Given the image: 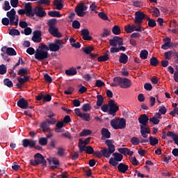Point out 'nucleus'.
Masks as SVG:
<instances>
[{
  "mask_svg": "<svg viewBox=\"0 0 178 178\" xmlns=\"http://www.w3.org/2000/svg\"><path fill=\"white\" fill-rule=\"evenodd\" d=\"M106 145H107L108 148H104L99 151H96L94 153L97 158H101L102 156H104V158H109L115 151H116V148L115 145H113V140H106L105 141Z\"/></svg>",
  "mask_w": 178,
  "mask_h": 178,
  "instance_id": "nucleus-1",
  "label": "nucleus"
},
{
  "mask_svg": "<svg viewBox=\"0 0 178 178\" xmlns=\"http://www.w3.org/2000/svg\"><path fill=\"white\" fill-rule=\"evenodd\" d=\"M48 46L47 44H42L40 46L35 53V58L39 62H42L45 59L48 58L49 56V53H48Z\"/></svg>",
  "mask_w": 178,
  "mask_h": 178,
  "instance_id": "nucleus-2",
  "label": "nucleus"
},
{
  "mask_svg": "<svg viewBox=\"0 0 178 178\" xmlns=\"http://www.w3.org/2000/svg\"><path fill=\"white\" fill-rule=\"evenodd\" d=\"M35 160H30V163L32 166H38V165H41L42 168H47V160L44 158V156L40 153H37L34 155Z\"/></svg>",
  "mask_w": 178,
  "mask_h": 178,
  "instance_id": "nucleus-3",
  "label": "nucleus"
},
{
  "mask_svg": "<svg viewBox=\"0 0 178 178\" xmlns=\"http://www.w3.org/2000/svg\"><path fill=\"white\" fill-rule=\"evenodd\" d=\"M110 124L115 130L126 129V119L117 118L113 119L110 122Z\"/></svg>",
  "mask_w": 178,
  "mask_h": 178,
  "instance_id": "nucleus-4",
  "label": "nucleus"
},
{
  "mask_svg": "<svg viewBox=\"0 0 178 178\" xmlns=\"http://www.w3.org/2000/svg\"><path fill=\"white\" fill-rule=\"evenodd\" d=\"M63 40L56 39L54 42L48 43V51H51V52H58L60 48H63Z\"/></svg>",
  "mask_w": 178,
  "mask_h": 178,
  "instance_id": "nucleus-5",
  "label": "nucleus"
},
{
  "mask_svg": "<svg viewBox=\"0 0 178 178\" xmlns=\"http://www.w3.org/2000/svg\"><path fill=\"white\" fill-rule=\"evenodd\" d=\"M17 12L19 15H26V16L28 17H34V13H33V6H31V3H25L24 9H19Z\"/></svg>",
  "mask_w": 178,
  "mask_h": 178,
  "instance_id": "nucleus-6",
  "label": "nucleus"
},
{
  "mask_svg": "<svg viewBox=\"0 0 178 178\" xmlns=\"http://www.w3.org/2000/svg\"><path fill=\"white\" fill-rule=\"evenodd\" d=\"M113 156H114V159L111 157L109 159L108 163L110 165H112V166L116 167L118 165H119L118 162H122L123 159V155L120 153L115 152L113 154Z\"/></svg>",
  "mask_w": 178,
  "mask_h": 178,
  "instance_id": "nucleus-7",
  "label": "nucleus"
},
{
  "mask_svg": "<svg viewBox=\"0 0 178 178\" xmlns=\"http://www.w3.org/2000/svg\"><path fill=\"white\" fill-rule=\"evenodd\" d=\"M145 19V13L141 11H136L135 13V20L134 24L137 27L141 28V24H143V20Z\"/></svg>",
  "mask_w": 178,
  "mask_h": 178,
  "instance_id": "nucleus-8",
  "label": "nucleus"
},
{
  "mask_svg": "<svg viewBox=\"0 0 178 178\" xmlns=\"http://www.w3.org/2000/svg\"><path fill=\"white\" fill-rule=\"evenodd\" d=\"M108 106L110 107L108 111V115H112L113 116H115L116 115V112L119 111V106H118V104H115L113 99H111L108 102Z\"/></svg>",
  "mask_w": 178,
  "mask_h": 178,
  "instance_id": "nucleus-9",
  "label": "nucleus"
},
{
  "mask_svg": "<svg viewBox=\"0 0 178 178\" xmlns=\"http://www.w3.org/2000/svg\"><path fill=\"white\" fill-rule=\"evenodd\" d=\"M77 16L79 17H84L86 16V10H87V6L82 3L77 6L74 9Z\"/></svg>",
  "mask_w": 178,
  "mask_h": 178,
  "instance_id": "nucleus-10",
  "label": "nucleus"
},
{
  "mask_svg": "<svg viewBox=\"0 0 178 178\" xmlns=\"http://www.w3.org/2000/svg\"><path fill=\"white\" fill-rule=\"evenodd\" d=\"M124 30L127 33H133V31H138L139 33H141V31H143L144 29H143V28H140V26H137L136 24H133L125 26Z\"/></svg>",
  "mask_w": 178,
  "mask_h": 178,
  "instance_id": "nucleus-11",
  "label": "nucleus"
},
{
  "mask_svg": "<svg viewBox=\"0 0 178 178\" xmlns=\"http://www.w3.org/2000/svg\"><path fill=\"white\" fill-rule=\"evenodd\" d=\"M111 47H118V45H123V38L119 36H114L113 39L109 40Z\"/></svg>",
  "mask_w": 178,
  "mask_h": 178,
  "instance_id": "nucleus-12",
  "label": "nucleus"
},
{
  "mask_svg": "<svg viewBox=\"0 0 178 178\" xmlns=\"http://www.w3.org/2000/svg\"><path fill=\"white\" fill-rule=\"evenodd\" d=\"M91 140V137L86 138V140H83L79 139L78 147L79 148V152H83L84 148L88 145L90 141Z\"/></svg>",
  "mask_w": 178,
  "mask_h": 178,
  "instance_id": "nucleus-13",
  "label": "nucleus"
},
{
  "mask_svg": "<svg viewBox=\"0 0 178 178\" xmlns=\"http://www.w3.org/2000/svg\"><path fill=\"white\" fill-rule=\"evenodd\" d=\"M1 51V52H3V54H7L8 56H16V55H17L16 50H15L13 47H8L6 46H3Z\"/></svg>",
  "mask_w": 178,
  "mask_h": 178,
  "instance_id": "nucleus-14",
  "label": "nucleus"
},
{
  "mask_svg": "<svg viewBox=\"0 0 178 178\" xmlns=\"http://www.w3.org/2000/svg\"><path fill=\"white\" fill-rule=\"evenodd\" d=\"M33 16L36 15L38 17H45L47 12L44 10L42 7H35L33 10Z\"/></svg>",
  "mask_w": 178,
  "mask_h": 178,
  "instance_id": "nucleus-15",
  "label": "nucleus"
},
{
  "mask_svg": "<svg viewBox=\"0 0 178 178\" xmlns=\"http://www.w3.org/2000/svg\"><path fill=\"white\" fill-rule=\"evenodd\" d=\"M35 144H37V141L34 140H30L28 138L22 140V146L24 148H28V147H29V148H33L35 147Z\"/></svg>",
  "mask_w": 178,
  "mask_h": 178,
  "instance_id": "nucleus-16",
  "label": "nucleus"
},
{
  "mask_svg": "<svg viewBox=\"0 0 178 178\" xmlns=\"http://www.w3.org/2000/svg\"><path fill=\"white\" fill-rule=\"evenodd\" d=\"M48 31L51 35L56 38H62V33L59 32V29L55 26L49 27Z\"/></svg>",
  "mask_w": 178,
  "mask_h": 178,
  "instance_id": "nucleus-17",
  "label": "nucleus"
},
{
  "mask_svg": "<svg viewBox=\"0 0 178 178\" xmlns=\"http://www.w3.org/2000/svg\"><path fill=\"white\" fill-rule=\"evenodd\" d=\"M140 134L143 138H147L148 137L147 134L151 133V129H149V127L148 125H140Z\"/></svg>",
  "mask_w": 178,
  "mask_h": 178,
  "instance_id": "nucleus-18",
  "label": "nucleus"
},
{
  "mask_svg": "<svg viewBox=\"0 0 178 178\" xmlns=\"http://www.w3.org/2000/svg\"><path fill=\"white\" fill-rule=\"evenodd\" d=\"M17 105L21 109H28L29 108V102L22 97L18 100Z\"/></svg>",
  "mask_w": 178,
  "mask_h": 178,
  "instance_id": "nucleus-19",
  "label": "nucleus"
},
{
  "mask_svg": "<svg viewBox=\"0 0 178 178\" xmlns=\"http://www.w3.org/2000/svg\"><path fill=\"white\" fill-rule=\"evenodd\" d=\"M6 16L10 19V26H13V22L15 20V16H16V10L15 8H12L10 11L6 13Z\"/></svg>",
  "mask_w": 178,
  "mask_h": 178,
  "instance_id": "nucleus-20",
  "label": "nucleus"
},
{
  "mask_svg": "<svg viewBox=\"0 0 178 178\" xmlns=\"http://www.w3.org/2000/svg\"><path fill=\"white\" fill-rule=\"evenodd\" d=\"M81 35L83 36L82 38L85 41H91L92 38L90 36V31L87 29H83L81 31Z\"/></svg>",
  "mask_w": 178,
  "mask_h": 178,
  "instance_id": "nucleus-21",
  "label": "nucleus"
},
{
  "mask_svg": "<svg viewBox=\"0 0 178 178\" xmlns=\"http://www.w3.org/2000/svg\"><path fill=\"white\" fill-rule=\"evenodd\" d=\"M41 35H42L41 31H39V30L35 31L33 32V35L32 37V41H33V42H40L41 40H42L41 38Z\"/></svg>",
  "mask_w": 178,
  "mask_h": 178,
  "instance_id": "nucleus-22",
  "label": "nucleus"
},
{
  "mask_svg": "<svg viewBox=\"0 0 178 178\" xmlns=\"http://www.w3.org/2000/svg\"><path fill=\"white\" fill-rule=\"evenodd\" d=\"M138 120L140 124V126H147V124H148V120H149V118L147 116L146 114H142L140 115Z\"/></svg>",
  "mask_w": 178,
  "mask_h": 178,
  "instance_id": "nucleus-23",
  "label": "nucleus"
},
{
  "mask_svg": "<svg viewBox=\"0 0 178 178\" xmlns=\"http://www.w3.org/2000/svg\"><path fill=\"white\" fill-rule=\"evenodd\" d=\"M123 78L120 76H115L113 78V82L110 84L111 87H118L122 86V81Z\"/></svg>",
  "mask_w": 178,
  "mask_h": 178,
  "instance_id": "nucleus-24",
  "label": "nucleus"
},
{
  "mask_svg": "<svg viewBox=\"0 0 178 178\" xmlns=\"http://www.w3.org/2000/svg\"><path fill=\"white\" fill-rule=\"evenodd\" d=\"M131 87V81L127 78H122L121 81V88H130Z\"/></svg>",
  "mask_w": 178,
  "mask_h": 178,
  "instance_id": "nucleus-25",
  "label": "nucleus"
},
{
  "mask_svg": "<svg viewBox=\"0 0 178 178\" xmlns=\"http://www.w3.org/2000/svg\"><path fill=\"white\" fill-rule=\"evenodd\" d=\"M118 151L120 154H122L123 155H129V156H133V154H134V152L130 150V149L127 147H120L118 149Z\"/></svg>",
  "mask_w": 178,
  "mask_h": 178,
  "instance_id": "nucleus-26",
  "label": "nucleus"
},
{
  "mask_svg": "<svg viewBox=\"0 0 178 178\" xmlns=\"http://www.w3.org/2000/svg\"><path fill=\"white\" fill-rule=\"evenodd\" d=\"M118 172H120V173H126V172H127V170H129V165H127L123 163H120L118 165Z\"/></svg>",
  "mask_w": 178,
  "mask_h": 178,
  "instance_id": "nucleus-27",
  "label": "nucleus"
},
{
  "mask_svg": "<svg viewBox=\"0 0 178 178\" xmlns=\"http://www.w3.org/2000/svg\"><path fill=\"white\" fill-rule=\"evenodd\" d=\"M164 41H168V42H165L163 44H162L161 46V49H169V48H173V46L172 45H170V38H165L164 39Z\"/></svg>",
  "mask_w": 178,
  "mask_h": 178,
  "instance_id": "nucleus-28",
  "label": "nucleus"
},
{
  "mask_svg": "<svg viewBox=\"0 0 178 178\" xmlns=\"http://www.w3.org/2000/svg\"><path fill=\"white\" fill-rule=\"evenodd\" d=\"M129 60V56L126 55L124 53H122L120 58H119V62L120 63H123L124 65H126Z\"/></svg>",
  "mask_w": 178,
  "mask_h": 178,
  "instance_id": "nucleus-29",
  "label": "nucleus"
},
{
  "mask_svg": "<svg viewBox=\"0 0 178 178\" xmlns=\"http://www.w3.org/2000/svg\"><path fill=\"white\" fill-rule=\"evenodd\" d=\"M65 74H67V76H76V74H77V70H76L75 67H72L65 70Z\"/></svg>",
  "mask_w": 178,
  "mask_h": 178,
  "instance_id": "nucleus-30",
  "label": "nucleus"
},
{
  "mask_svg": "<svg viewBox=\"0 0 178 178\" xmlns=\"http://www.w3.org/2000/svg\"><path fill=\"white\" fill-rule=\"evenodd\" d=\"M102 136L104 138H111V132L106 128L102 129Z\"/></svg>",
  "mask_w": 178,
  "mask_h": 178,
  "instance_id": "nucleus-31",
  "label": "nucleus"
},
{
  "mask_svg": "<svg viewBox=\"0 0 178 178\" xmlns=\"http://www.w3.org/2000/svg\"><path fill=\"white\" fill-rule=\"evenodd\" d=\"M48 15L49 16H50V17H62V15H60V13L56 10L49 11Z\"/></svg>",
  "mask_w": 178,
  "mask_h": 178,
  "instance_id": "nucleus-32",
  "label": "nucleus"
},
{
  "mask_svg": "<svg viewBox=\"0 0 178 178\" xmlns=\"http://www.w3.org/2000/svg\"><path fill=\"white\" fill-rule=\"evenodd\" d=\"M149 141L150 145H152L153 147H155V145L159 143V140L152 136H149Z\"/></svg>",
  "mask_w": 178,
  "mask_h": 178,
  "instance_id": "nucleus-33",
  "label": "nucleus"
},
{
  "mask_svg": "<svg viewBox=\"0 0 178 178\" xmlns=\"http://www.w3.org/2000/svg\"><path fill=\"white\" fill-rule=\"evenodd\" d=\"M151 66H154V67H156L158 65H159V60H158V58L156 57H152L149 60Z\"/></svg>",
  "mask_w": 178,
  "mask_h": 178,
  "instance_id": "nucleus-34",
  "label": "nucleus"
},
{
  "mask_svg": "<svg viewBox=\"0 0 178 178\" xmlns=\"http://www.w3.org/2000/svg\"><path fill=\"white\" fill-rule=\"evenodd\" d=\"M112 33L113 34H115V35H119V34L122 33V31L120 30V27L118 25L114 26L112 28Z\"/></svg>",
  "mask_w": 178,
  "mask_h": 178,
  "instance_id": "nucleus-35",
  "label": "nucleus"
},
{
  "mask_svg": "<svg viewBox=\"0 0 178 178\" xmlns=\"http://www.w3.org/2000/svg\"><path fill=\"white\" fill-rule=\"evenodd\" d=\"M17 80L18 81V83L16 84V87H17V88H22V86H24V84H26V82H24V80L23 79V78L18 76L17 78Z\"/></svg>",
  "mask_w": 178,
  "mask_h": 178,
  "instance_id": "nucleus-36",
  "label": "nucleus"
},
{
  "mask_svg": "<svg viewBox=\"0 0 178 178\" xmlns=\"http://www.w3.org/2000/svg\"><path fill=\"white\" fill-rule=\"evenodd\" d=\"M97 106H102L104 104V97H102V95H98L97 96Z\"/></svg>",
  "mask_w": 178,
  "mask_h": 178,
  "instance_id": "nucleus-37",
  "label": "nucleus"
},
{
  "mask_svg": "<svg viewBox=\"0 0 178 178\" xmlns=\"http://www.w3.org/2000/svg\"><path fill=\"white\" fill-rule=\"evenodd\" d=\"M81 119H82V120H85V122H90V120H91V117L90 113H83L81 116Z\"/></svg>",
  "mask_w": 178,
  "mask_h": 178,
  "instance_id": "nucleus-38",
  "label": "nucleus"
},
{
  "mask_svg": "<svg viewBox=\"0 0 178 178\" xmlns=\"http://www.w3.org/2000/svg\"><path fill=\"white\" fill-rule=\"evenodd\" d=\"M82 50L83 51V52L86 54V55H90L91 52L94 51V47L91 46H88V47L82 48Z\"/></svg>",
  "mask_w": 178,
  "mask_h": 178,
  "instance_id": "nucleus-39",
  "label": "nucleus"
},
{
  "mask_svg": "<svg viewBox=\"0 0 178 178\" xmlns=\"http://www.w3.org/2000/svg\"><path fill=\"white\" fill-rule=\"evenodd\" d=\"M40 129H42L43 133H45V131H48V130H49V127H48L47 122H42L40 124Z\"/></svg>",
  "mask_w": 178,
  "mask_h": 178,
  "instance_id": "nucleus-40",
  "label": "nucleus"
},
{
  "mask_svg": "<svg viewBox=\"0 0 178 178\" xmlns=\"http://www.w3.org/2000/svg\"><path fill=\"white\" fill-rule=\"evenodd\" d=\"M38 143H39L40 145H42L44 147L45 145H47V144H48V138L42 137V138H39Z\"/></svg>",
  "mask_w": 178,
  "mask_h": 178,
  "instance_id": "nucleus-41",
  "label": "nucleus"
},
{
  "mask_svg": "<svg viewBox=\"0 0 178 178\" xmlns=\"http://www.w3.org/2000/svg\"><path fill=\"white\" fill-rule=\"evenodd\" d=\"M140 58H141V59H147V58H148V51L143 49L140 51Z\"/></svg>",
  "mask_w": 178,
  "mask_h": 178,
  "instance_id": "nucleus-42",
  "label": "nucleus"
},
{
  "mask_svg": "<svg viewBox=\"0 0 178 178\" xmlns=\"http://www.w3.org/2000/svg\"><path fill=\"white\" fill-rule=\"evenodd\" d=\"M130 141L132 145H138L140 144V138L136 136L132 137Z\"/></svg>",
  "mask_w": 178,
  "mask_h": 178,
  "instance_id": "nucleus-43",
  "label": "nucleus"
},
{
  "mask_svg": "<svg viewBox=\"0 0 178 178\" xmlns=\"http://www.w3.org/2000/svg\"><path fill=\"white\" fill-rule=\"evenodd\" d=\"M83 151H85V152L89 155L94 154V148H92L91 146H86Z\"/></svg>",
  "mask_w": 178,
  "mask_h": 178,
  "instance_id": "nucleus-44",
  "label": "nucleus"
},
{
  "mask_svg": "<svg viewBox=\"0 0 178 178\" xmlns=\"http://www.w3.org/2000/svg\"><path fill=\"white\" fill-rule=\"evenodd\" d=\"M91 131L90 129H84L80 133V137H87L91 134Z\"/></svg>",
  "mask_w": 178,
  "mask_h": 178,
  "instance_id": "nucleus-45",
  "label": "nucleus"
},
{
  "mask_svg": "<svg viewBox=\"0 0 178 178\" xmlns=\"http://www.w3.org/2000/svg\"><path fill=\"white\" fill-rule=\"evenodd\" d=\"M3 84L9 88H12V87H13V83L12 82V81L9 80V79H5L3 80Z\"/></svg>",
  "mask_w": 178,
  "mask_h": 178,
  "instance_id": "nucleus-46",
  "label": "nucleus"
},
{
  "mask_svg": "<svg viewBox=\"0 0 178 178\" xmlns=\"http://www.w3.org/2000/svg\"><path fill=\"white\" fill-rule=\"evenodd\" d=\"M111 31L108 29H104L102 33L101 34L102 38H104L106 37H108V35L111 34Z\"/></svg>",
  "mask_w": 178,
  "mask_h": 178,
  "instance_id": "nucleus-47",
  "label": "nucleus"
},
{
  "mask_svg": "<svg viewBox=\"0 0 178 178\" xmlns=\"http://www.w3.org/2000/svg\"><path fill=\"white\" fill-rule=\"evenodd\" d=\"M52 162H53L54 165H51V168L56 169L59 166V160L56 158H53Z\"/></svg>",
  "mask_w": 178,
  "mask_h": 178,
  "instance_id": "nucleus-48",
  "label": "nucleus"
},
{
  "mask_svg": "<svg viewBox=\"0 0 178 178\" xmlns=\"http://www.w3.org/2000/svg\"><path fill=\"white\" fill-rule=\"evenodd\" d=\"M98 62H106V60H109V56L108 54L102 56L100 57H98L97 58Z\"/></svg>",
  "mask_w": 178,
  "mask_h": 178,
  "instance_id": "nucleus-49",
  "label": "nucleus"
},
{
  "mask_svg": "<svg viewBox=\"0 0 178 178\" xmlns=\"http://www.w3.org/2000/svg\"><path fill=\"white\" fill-rule=\"evenodd\" d=\"M55 24H56V19L55 18L50 19L47 22L49 27H55Z\"/></svg>",
  "mask_w": 178,
  "mask_h": 178,
  "instance_id": "nucleus-50",
  "label": "nucleus"
},
{
  "mask_svg": "<svg viewBox=\"0 0 178 178\" xmlns=\"http://www.w3.org/2000/svg\"><path fill=\"white\" fill-rule=\"evenodd\" d=\"M91 109V104L86 103L82 106V111L83 112H88Z\"/></svg>",
  "mask_w": 178,
  "mask_h": 178,
  "instance_id": "nucleus-51",
  "label": "nucleus"
},
{
  "mask_svg": "<svg viewBox=\"0 0 178 178\" xmlns=\"http://www.w3.org/2000/svg\"><path fill=\"white\" fill-rule=\"evenodd\" d=\"M54 6H56V9L58 10H60V9L63 8V4H62V3L59 2L58 0L54 1Z\"/></svg>",
  "mask_w": 178,
  "mask_h": 178,
  "instance_id": "nucleus-52",
  "label": "nucleus"
},
{
  "mask_svg": "<svg viewBox=\"0 0 178 178\" xmlns=\"http://www.w3.org/2000/svg\"><path fill=\"white\" fill-rule=\"evenodd\" d=\"M38 5H46L49 6L51 5V0H39L38 1Z\"/></svg>",
  "mask_w": 178,
  "mask_h": 178,
  "instance_id": "nucleus-53",
  "label": "nucleus"
},
{
  "mask_svg": "<svg viewBox=\"0 0 178 178\" xmlns=\"http://www.w3.org/2000/svg\"><path fill=\"white\" fill-rule=\"evenodd\" d=\"M27 73H28L27 69H26V68H21L17 72V74L19 76H26V74H27Z\"/></svg>",
  "mask_w": 178,
  "mask_h": 178,
  "instance_id": "nucleus-54",
  "label": "nucleus"
},
{
  "mask_svg": "<svg viewBox=\"0 0 178 178\" xmlns=\"http://www.w3.org/2000/svg\"><path fill=\"white\" fill-rule=\"evenodd\" d=\"M8 70V68H6V65H0V74H6V72Z\"/></svg>",
  "mask_w": 178,
  "mask_h": 178,
  "instance_id": "nucleus-55",
  "label": "nucleus"
},
{
  "mask_svg": "<svg viewBox=\"0 0 178 178\" xmlns=\"http://www.w3.org/2000/svg\"><path fill=\"white\" fill-rule=\"evenodd\" d=\"M32 30L31 28L26 26V28L24 29V32L22 31V34H25V35H30V34H31L32 33Z\"/></svg>",
  "mask_w": 178,
  "mask_h": 178,
  "instance_id": "nucleus-56",
  "label": "nucleus"
},
{
  "mask_svg": "<svg viewBox=\"0 0 178 178\" xmlns=\"http://www.w3.org/2000/svg\"><path fill=\"white\" fill-rule=\"evenodd\" d=\"M45 113L47 115V118H54V116H55V113L52 112L51 108H47L45 110Z\"/></svg>",
  "mask_w": 178,
  "mask_h": 178,
  "instance_id": "nucleus-57",
  "label": "nucleus"
},
{
  "mask_svg": "<svg viewBox=\"0 0 178 178\" xmlns=\"http://www.w3.org/2000/svg\"><path fill=\"white\" fill-rule=\"evenodd\" d=\"M73 91H74V88L73 87L69 86L67 90L64 91V94H65V95H70L73 94Z\"/></svg>",
  "mask_w": 178,
  "mask_h": 178,
  "instance_id": "nucleus-58",
  "label": "nucleus"
},
{
  "mask_svg": "<svg viewBox=\"0 0 178 178\" xmlns=\"http://www.w3.org/2000/svg\"><path fill=\"white\" fill-rule=\"evenodd\" d=\"M10 35H20V31L17 29H13L9 31Z\"/></svg>",
  "mask_w": 178,
  "mask_h": 178,
  "instance_id": "nucleus-59",
  "label": "nucleus"
},
{
  "mask_svg": "<svg viewBox=\"0 0 178 178\" xmlns=\"http://www.w3.org/2000/svg\"><path fill=\"white\" fill-rule=\"evenodd\" d=\"M57 155H58V156H63V155H65V149L63 147H58Z\"/></svg>",
  "mask_w": 178,
  "mask_h": 178,
  "instance_id": "nucleus-60",
  "label": "nucleus"
},
{
  "mask_svg": "<svg viewBox=\"0 0 178 178\" xmlns=\"http://www.w3.org/2000/svg\"><path fill=\"white\" fill-rule=\"evenodd\" d=\"M147 25L149 27L154 28L156 26V22L154 19H149Z\"/></svg>",
  "mask_w": 178,
  "mask_h": 178,
  "instance_id": "nucleus-61",
  "label": "nucleus"
},
{
  "mask_svg": "<svg viewBox=\"0 0 178 178\" xmlns=\"http://www.w3.org/2000/svg\"><path fill=\"white\" fill-rule=\"evenodd\" d=\"M149 122L153 123V124H159V119H158L156 117H152L149 119Z\"/></svg>",
  "mask_w": 178,
  "mask_h": 178,
  "instance_id": "nucleus-62",
  "label": "nucleus"
},
{
  "mask_svg": "<svg viewBox=\"0 0 178 178\" xmlns=\"http://www.w3.org/2000/svg\"><path fill=\"white\" fill-rule=\"evenodd\" d=\"M1 23L3 26H9V24H10V19L7 17H4L1 20Z\"/></svg>",
  "mask_w": 178,
  "mask_h": 178,
  "instance_id": "nucleus-63",
  "label": "nucleus"
},
{
  "mask_svg": "<svg viewBox=\"0 0 178 178\" xmlns=\"http://www.w3.org/2000/svg\"><path fill=\"white\" fill-rule=\"evenodd\" d=\"M80 22L77 20H74L72 22V27L73 29H80Z\"/></svg>",
  "mask_w": 178,
  "mask_h": 178,
  "instance_id": "nucleus-64",
  "label": "nucleus"
}]
</instances>
